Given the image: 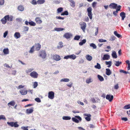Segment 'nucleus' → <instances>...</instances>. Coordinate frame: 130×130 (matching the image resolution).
Returning <instances> with one entry per match:
<instances>
[{
  "instance_id": "1",
  "label": "nucleus",
  "mask_w": 130,
  "mask_h": 130,
  "mask_svg": "<svg viewBox=\"0 0 130 130\" xmlns=\"http://www.w3.org/2000/svg\"><path fill=\"white\" fill-rule=\"evenodd\" d=\"M72 120L74 122L78 123L79 121H81L82 120V119L81 117L79 116H75V117H73L72 118Z\"/></svg>"
},
{
  "instance_id": "2",
  "label": "nucleus",
  "mask_w": 130,
  "mask_h": 130,
  "mask_svg": "<svg viewBox=\"0 0 130 130\" xmlns=\"http://www.w3.org/2000/svg\"><path fill=\"white\" fill-rule=\"evenodd\" d=\"M7 124L9 126L12 127H18L19 126L17 124V122H7Z\"/></svg>"
},
{
  "instance_id": "3",
  "label": "nucleus",
  "mask_w": 130,
  "mask_h": 130,
  "mask_svg": "<svg viewBox=\"0 0 130 130\" xmlns=\"http://www.w3.org/2000/svg\"><path fill=\"white\" fill-rule=\"evenodd\" d=\"M92 9L91 7H89L87 10L88 12V15L90 19H92Z\"/></svg>"
},
{
  "instance_id": "4",
  "label": "nucleus",
  "mask_w": 130,
  "mask_h": 130,
  "mask_svg": "<svg viewBox=\"0 0 130 130\" xmlns=\"http://www.w3.org/2000/svg\"><path fill=\"white\" fill-rule=\"evenodd\" d=\"M46 56L47 54L45 51L42 50L41 51L40 54L39 55L43 59H45L46 57Z\"/></svg>"
},
{
  "instance_id": "5",
  "label": "nucleus",
  "mask_w": 130,
  "mask_h": 130,
  "mask_svg": "<svg viewBox=\"0 0 130 130\" xmlns=\"http://www.w3.org/2000/svg\"><path fill=\"white\" fill-rule=\"evenodd\" d=\"M30 75L32 78H37L38 77V74L36 72L34 71L30 73Z\"/></svg>"
},
{
  "instance_id": "6",
  "label": "nucleus",
  "mask_w": 130,
  "mask_h": 130,
  "mask_svg": "<svg viewBox=\"0 0 130 130\" xmlns=\"http://www.w3.org/2000/svg\"><path fill=\"white\" fill-rule=\"evenodd\" d=\"M54 93L52 91H50L48 92V97L49 98L53 99H54Z\"/></svg>"
},
{
  "instance_id": "7",
  "label": "nucleus",
  "mask_w": 130,
  "mask_h": 130,
  "mask_svg": "<svg viewBox=\"0 0 130 130\" xmlns=\"http://www.w3.org/2000/svg\"><path fill=\"white\" fill-rule=\"evenodd\" d=\"M72 36V34L69 32H67L65 34L63 37L67 39H70Z\"/></svg>"
},
{
  "instance_id": "8",
  "label": "nucleus",
  "mask_w": 130,
  "mask_h": 130,
  "mask_svg": "<svg viewBox=\"0 0 130 130\" xmlns=\"http://www.w3.org/2000/svg\"><path fill=\"white\" fill-rule=\"evenodd\" d=\"M53 59L57 61H59L61 59L60 56L57 54L53 55Z\"/></svg>"
},
{
  "instance_id": "9",
  "label": "nucleus",
  "mask_w": 130,
  "mask_h": 130,
  "mask_svg": "<svg viewBox=\"0 0 130 130\" xmlns=\"http://www.w3.org/2000/svg\"><path fill=\"white\" fill-rule=\"evenodd\" d=\"M80 25L81 26V28L84 32H85L86 27V23L85 22H83L80 24Z\"/></svg>"
},
{
  "instance_id": "10",
  "label": "nucleus",
  "mask_w": 130,
  "mask_h": 130,
  "mask_svg": "<svg viewBox=\"0 0 130 130\" xmlns=\"http://www.w3.org/2000/svg\"><path fill=\"white\" fill-rule=\"evenodd\" d=\"M113 98V96L112 95L107 94L106 95V99L108 100L109 102H111Z\"/></svg>"
},
{
  "instance_id": "11",
  "label": "nucleus",
  "mask_w": 130,
  "mask_h": 130,
  "mask_svg": "<svg viewBox=\"0 0 130 130\" xmlns=\"http://www.w3.org/2000/svg\"><path fill=\"white\" fill-rule=\"evenodd\" d=\"M84 116H87L85 118V119L87 121H89L91 120V115L90 114H87L86 113L84 114Z\"/></svg>"
},
{
  "instance_id": "12",
  "label": "nucleus",
  "mask_w": 130,
  "mask_h": 130,
  "mask_svg": "<svg viewBox=\"0 0 130 130\" xmlns=\"http://www.w3.org/2000/svg\"><path fill=\"white\" fill-rule=\"evenodd\" d=\"M117 4L115 3H111L109 5V7L111 9H116L118 7Z\"/></svg>"
},
{
  "instance_id": "13",
  "label": "nucleus",
  "mask_w": 130,
  "mask_h": 130,
  "mask_svg": "<svg viewBox=\"0 0 130 130\" xmlns=\"http://www.w3.org/2000/svg\"><path fill=\"white\" fill-rule=\"evenodd\" d=\"M35 21L37 24H40L42 22V21L40 18L39 17L36 18L35 19Z\"/></svg>"
},
{
  "instance_id": "14",
  "label": "nucleus",
  "mask_w": 130,
  "mask_h": 130,
  "mask_svg": "<svg viewBox=\"0 0 130 130\" xmlns=\"http://www.w3.org/2000/svg\"><path fill=\"white\" fill-rule=\"evenodd\" d=\"M121 6L119 5L118 7V8L116 9L115 11H114L113 12V14L115 16L117 15V13L118 12V11H119L121 8Z\"/></svg>"
},
{
  "instance_id": "15",
  "label": "nucleus",
  "mask_w": 130,
  "mask_h": 130,
  "mask_svg": "<svg viewBox=\"0 0 130 130\" xmlns=\"http://www.w3.org/2000/svg\"><path fill=\"white\" fill-rule=\"evenodd\" d=\"M34 111V108L32 107L30 108L27 109L26 110V112L27 114H30L32 113Z\"/></svg>"
},
{
  "instance_id": "16",
  "label": "nucleus",
  "mask_w": 130,
  "mask_h": 130,
  "mask_svg": "<svg viewBox=\"0 0 130 130\" xmlns=\"http://www.w3.org/2000/svg\"><path fill=\"white\" fill-rule=\"evenodd\" d=\"M35 46L36 47L35 49L36 51H39L41 48V45L39 43L36 44Z\"/></svg>"
},
{
  "instance_id": "17",
  "label": "nucleus",
  "mask_w": 130,
  "mask_h": 130,
  "mask_svg": "<svg viewBox=\"0 0 130 130\" xmlns=\"http://www.w3.org/2000/svg\"><path fill=\"white\" fill-rule=\"evenodd\" d=\"M20 92L21 94L22 95H25L27 93V91L25 89H24L20 91Z\"/></svg>"
},
{
  "instance_id": "18",
  "label": "nucleus",
  "mask_w": 130,
  "mask_h": 130,
  "mask_svg": "<svg viewBox=\"0 0 130 130\" xmlns=\"http://www.w3.org/2000/svg\"><path fill=\"white\" fill-rule=\"evenodd\" d=\"M15 102L14 101H11L8 104V105L9 107H10L11 106H14L15 105Z\"/></svg>"
},
{
  "instance_id": "19",
  "label": "nucleus",
  "mask_w": 130,
  "mask_h": 130,
  "mask_svg": "<svg viewBox=\"0 0 130 130\" xmlns=\"http://www.w3.org/2000/svg\"><path fill=\"white\" fill-rule=\"evenodd\" d=\"M120 15L122 17V20H124L125 17V13L123 12H122L120 13Z\"/></svg>"
},
{
  "instance_id": "20",
  "label": "nucleus",
  "mask_w": 130,
  "mask_h": 130,
  "mask_svg": "<svg viewBox=\"0 0 130 130\" xmlns=\"http://www.w3.org/2000/svg\"><path fill=\"white\" fill-rule=\"evenodd\" d=\"M14 37L16 39H18L21 37V35L19 32H15L14 35Z\"/></svg>"
},
{
  "instance_id": "21",
  "label": "nucleus",
  "mask_w": 130,
  "mask_h": 130,
  "mask_svg": "<svg viewBox=\"0 0 130 130\" xmlns=\"http://www.w3.org/2000/svg\"><path fill=\"white\" fill-rule=\"evenodd\" d=\"M7 17V16L6 15L1 20V22L3 24H4L6 23L7 21L6 17Z\"/></svg>"
},
{
  "instance_id": "22",
  "label": "nucleus",
  "mask_w": 130,
  "mask_h": 130,
  "mask_svg": "<svg viewBox=\"0 0 130 130\" xmlns=\"http://www.w3.org/2000/svg\"><path fill=\"white\" fill-rule=\"evenodd\" d=\"M6 16H7L6 17L7 20L9 21H11L13 20V17L12 16H11L9 17V15H6Z\"/></svg>"
},
{
  "instance_id": "23",
  "label": "nucleus",
  "mask_w": 130,
  "mask_h": 130,
  "mask_svg": "<svg viewBox=\"0 0 130 130\" xmlns=\"http://www.w3.org/2000/svg\"><path fill=\"white\" fill-rule=\"evenodd\" d=\"M111 55L113 58H116L117 57V54L116 52L114 51H112Z\"/></svg>"
},
{
  "instance_id": "24",
  "label": "nucleus",
  "mask_w": 130,
  "mask_h": 130,
  "mask_svg": "<svg viewBox=\"0 0 130 130\" xmlns=\"http://www.w3.org/2000/svg\"><path fill=\"white\" fill-rule=\"evenodd\" d=\"M86 42V40L85 39H84L82 40L79 43V45L80 46H82L83 44H85Z\"/></svg>"
},
{
  "instance_id": "25",
  "label": "nucleus",
  "mask_w": 130,
  "mask_h": 130,
  "mask_svg": "<svg viewBox=\"0 0 130 130\" xmlns=\"http://www.w3.org/2000/svg\"><path fill=\"white\" fill-rule=\"evenodd\" d=\"M18 9L19 11H22L24 10V8L23 6L20 5L18 7Z\"/></svg>"
},
{
  "instance_id": "26",
  "label": "nucleus",
  "mask_w": 130,
  "mask_h": 130,
  "mask_svg": "<svg viewBox=\"0 0 130 130\" xmlns=\"http://www.w3.org/2000/svg\"><path fill=\"white\" fill-rule=\"evenodd\" d=\"M86 57L87 60L89 61H91L92 59V56L88 54L86 55Z\"/></svg>"
},
{
  "instance_id": "27",
  "label": "nucleus",
  "mask_w": 130,
  "mask_h": 130,
  "mask_svg": "<svg viewBox=\"0 0 130 130\" xmlns=\"http://www.w3.org/2000/svg\"><path fill=\"white\" fill-rule=\"evenodd\" d=\"M69 1L71 3L70 4L71 6L72 7H74L75 6V3L74 1L72 0H69Z\"/></svg>"
},
{
  "instance_id": "28",
  "label": "nucleus",
  "mask_w": 130,
  "mask_h": 130,
  "mask_svg": "<svg viewBox=\"0 0 130 130\" xmlns=\"http://www.w3.org/2000/svg\"><path fill=\"white\" fill-rule=\"evenodd\" d=\"M106 74L107 75H110L111 74V72L109 69H106Z\"/></svg>"
},
{
  "instance_id": "29",
  "label": "nucleus",
  "mask_w": 130,
  "mask_h": 130,
  "mask_svg": "<svg viewBox=\"0 0 130 130\" xmlns=\"http://www.w3.org/2000/svg\"><path fill=\"white\" fill-rule=\"evenodd\" d=\"M9 50L8 48H4L3 50L4 53L5 54H7L9 53Z\"/></svg>"
},
{
  "instance_id": "30",
  "label": "nucleus",
  "mask_w": 130,
  "mask_h": 130,
  "mask_svg": "<svg viewBox=\"0 0 130 130\" xmlns=\"http://www.w3.org/2000/svg\"><path fill=\"white\" fill-rule=\"evenodd\" d=\"M62 119L64 120H70L71 119V117L69 116H64L62 117Z\"/></svg>"
},
{
  "instance_id": "31",
  "label": "nucleus",
  "mask_w": 130,
  "mask_h": 130,
  "mask_svg": "<svg viewBox=\"0 0 130 130\" xmlns=\"http://www.w3.org/2000/svg\"><path fill=\"white\" fill-rule=\"evenodd\" d=\"M106 64L107 65H108L107 66V67L108 68L110 67L112 65V62L111 61H106Z\"/></svg>"
},
{
  "instance_id": "32",
  "label": "nucleus",
  "mask_w": 130,
  "mask_h": 130,
  "mask_svg": "<svg viewBox=\"0 0 130 130\" xmlns=\"http://www.w3.org/2000/svg\"><path fill=\"white\" fill-rule=\"evenodd\" d=\"M45 2V0H38L37 1L38 4H41L44 3Z\"/></svg>"
},
{
  "instance_id": "33",
  "label": "nucleus",
  "mask_w": 130,
  "mask_h": 130,
  "mask_svg": "<svg viewBox=\"0 0 130 130\" xmlns=\"http://www.w3.org/2000/svg\"><path fill=\"white\" fill-rule=\"evenodd\" d=\"M70 80L68 78H63L61 79L60 81L61 82H69Z\"/></svg>"
},
{
  "instance_id": "34",
  "label": "nucleus",
  "mask_w": 130,
  "mask_h": 130,
  "mask_svg": "<svg viewBox=\"0 0 130 130\" xmlns=\"http://www.w3.org/2000/svg\"><path fill=\"white\" fill-rule=\"evenodd\" d=\"M98 77L100 81H102L104 80V79L103 77L102 76L99 75H98Z\"/></svg>"
},
{
  "instance_id": "35",
  "label": "nucleus",
  "mask_w": 130,
  "mask_h": 130,
  "mask_svg": "<svg viewBox=\"0 0 130 130\" xmlns=\"http://www.w3.org/2000/svg\"><path fill=\"white\" fill-rule=\"evenodd\" d=\"M114 34L118 38H119L120 37H121V36L120 35V34H119L118 33L117 31H115L114 32Z\"/></svg>"
},
{
  "instance_id": "36",
  "label": "nucleus",
  "mask_w": 130,
  "mask_h": 130,
  "mask_svg": "<svg viewBox=\"0 0 130 130\" xmlns=\"http://www.w3.org/2000/svg\"><path fill=\"white\" fill-rule=\"evenodd\" d=\"M94 67L95 68L98 69H100L101 68L100 65L98 63H97V65L94 66Z\"/></svg>"
},
{
  "instance_id": "37",
  "label": "nucleus",
  "mask_w": 130,
  "mask_h": 130,
  "mask_svg": "<svg viewBox=\"0 0 130 130\" xmlns=\"http://www.w3.org/2000/svg\"><path fill=\"white\" fill-rule=\"evenodd\" d=\"M29 24L31 26H34L36 25V23L32 21L29 22Z\"/></svg>"
},
{
  "instance_id": "38",
  "label": "nucleus",
  "mask_w": 130,
  "mask_h": 130,
  "mask_svg": "<svg viewBox=\"0 0 130 130\" xmlns=\"http://www.w3.org/2000/svg\"><path fill=\"white\" fill-rule=\"evenodd\" d=\"M116 63H115V65L116 66H119L122 63L121 62H119V61H115Z\"/></svg>"
},
{
  "instance_id": "39",
  "label": "nucleus",
  "mask_w": 130,
  "mask_h": 130,
  "mask_svg": "<svg viewBox=\"0 0 130 130\" xmlns=\"http://www.w3.org/2000/svg\"><path fill=\"white\" fill-rule=\"evenodd\" d=\"M63 10V8L62 7H60L57 9V13H59L62 12Z\"/></svg>"
},
{
  "instance_id": "40",
  "label": "nucleus",
  "mask_w": 130,
  "mask_h": 130,
  "mask_svg": "<svg viewBox=\"0 0 130 130\" xmlns=\"http://www.w3.org/2000/svg\"><path fill=\"white\" fill-rule=\"evenodd\" d=\"M80 38V36L79 35L76 36L74 38V39L75 40H78Z\"/></svg>"
},
{
  "instance_id": "41",
  "label": "nucleus",
  "mask_w": 130,
  "mask_h": 130,
  "mask_svg": "<svg viewBox=\"0 0 130 130\" xmlns=\"http://www.w3.org/2000/svg\"><path fill=\"white\" fill-rule=\"evenodd\" d=\"M68 15V12L67 11H65L61 14V15Z\"/></svg>"
},
{
  "instance_id": "42",
  "label": "nucleus",
  "mask_w": 130,
  "mask_h": 130,
  "mask_svg": "<svg viewBox=\"0 0 130 130\" xmlns=\"http://www.w3.org/2000/svg\"><path fill=\"white\" fill-rule=\"evenodd\" d=\"M31 3L33 5H36L38 4L37 1V2L36 0H32Z\"/></svg>"
},
{
  "instance_id": "43",
  "label": "nucleus",
  "mask_w": 130,
  "mask_h": 130,
  "mask_svg": "<svg viewBox=\"0 0 130 130\" xmlns=\"http://www.w3.org/2000/svg\"><path fill=\"white\" fill-rule=\"evenodd\" d=\"M64 29L61 28H56L55 29V30L57 31H62Z\"/></svg>"
},
{
  "instance_id": "44",
  "label": "nucleus",
  "mask_w": 130,
  "mask_h": 130,
  "mask_svg": "<svg viewBox=\"0 0 130 130\" xmlns=\"http://www.w3.org/2000/svg\"><path fill=\"white\" fill-rule=\"evenodd\" d=\"M90 46L92 47L93 49H95L96 48V46L93 43H92L90 44Z\"/></svg>"
},
{
  "instance_id": "45",
  "label": "nucleus",
  "mask_w": 130,
  "mask_h": 130,
  "mask_svg": "<svg viewBox=\"0 0 130 130\" xmlns=\"http://www.w3.org/2000/svg\"><path fill=\"white\" fill-rule=\"evenodd\" d=\"M130 108V104L126 105L123 107V109H128Z\"/></svg>"
},
{
  "instance_id": "46",
  "label": "nucleus",
  "mask_w": 130,
  "mask_h": 130,
  "mask_svg": "<svg viewBox=\"0 0 130 130\" xmlns=\"http://www.w3.org/2000/svg\"><path fill=\"white\" fill-rule=\"evenodd\" d=\"M34 46H33L31 48H30V50L29 51V53H33V52L34 51Z\"/></svg>"
},
{
  "instance_id": "47",
  "label": "nucleus",
  "mask_w": 130,
  "mask_h": 130,
  "mask_svg": "<svg viewBox=\"0 0 130 130\" xmlns=\"http://www.w3.org/2000/svg\"><path fill=\"white\" fill-rule=\"evenodd\" d=\"M2 119L5 120H6V118L4 115H2L0 116V120Z\"/></svg>"
},
{
  "instance_id": "48",
  "label": "nucleus",
  "mask_w": 130,
  "mask_h": 130,
  "mask_svg": "<svg viewBox=\"0 0 130 130\" xmlns=\"http://www.w3.org/2000/svg\"><path fill=\"white\" fill-rule=\"evenodd\" d=\"M76 58V56L74 54L70 55V59L73 60L75 59Z\"/></svg>"
},
{
  "instance_id": "49",
  "label": "nucleus",
  "mask_w": 130,
  "mask_h": 130,
  "mask_svg": "<svg viewBox=\"0 0 130 130\" xmlns=\"http://www.w3.org/2000/svg\"><path fill=\"white\" fill-rule=\"evenodd\" d=\"M92 82L91 78L87 79L86 80V82L87 84H89Z\"/></svg>"
},
{
  "instance_id": "50",
  "label": "nucleus",
  "mask_w": 130,
  "mask_h": 130,
  "mask_svg": "<svg viewBox=\"0 0 130 130\" xmlns=\"http://www.w3.org/2000/svg\"><path fill=\"white\" fill-rule=\"evenodd\" d=\"M33 69H28L26 71V72L27 73H29L30 72L32 71H33Z\"/></svg>"
},
{
  "instance_id": "51",
  "label": "nucleus",
  "mask_w": 130,
  "mask_h": 130,
  "mask_svg": "<svg viewBox=\"0 0 130 130\" xmlns=\"http://www.w3.org/2000/svg\"><path fill=\"white\" fill-rule=\"evenodd\" d=\"M62 43V42H60L59 43V44L60 45V46H57V48H61L63 46Z\"/></svg>"
},
{
  "instance_id": "52",
  "label": "nucleus",
  "mask_w": 130,
  "mask_h": 130,
  "mask_svg": "<svg viewBox=\"0 0 130 130\" xmlns=\"http://www.w3.org/2000/svg\"><path fill=\"white\" fill-rule=\"evenodd\" d=\"M35 100L38 103H40L41 102L40 99L39 98H36Z\"/></svg>"
},
{
  "instance_id": "53",
  "label": "nucleus",
  "mask_w": 130,
  "mask_h": 130,
  "mask_svg": "<svg viewBox=\"0 0 130 130\" xmlns=\"http://www.w3.org/2000/svg\"><path fill=\"white\" fill-rule=\"evenodd\" d=\"M116 38L114 36H111L110 39V40L111 41H113Z\"/></svg>"
},
{
  "instance_id": "54",
  "label": "nucleus",
  "mask_w": 130,
  "mask_h": 130,
  "mask_svg": "<svg viewBox=\"0 0 130 130\" xmlns=\"http://www.w3.org/2000/svg\"><path fill=\"white\" fill-rule=\"evenodd\" d=\"M34 88H35L38 86V83L36 82H35L33 84Z\"/></svg>"
},
{
  "instance_id": "55",
  "label": "nucleus",
  "mask_w": 130,
  "mask_h": 130,
  "mask_svg": "<svg viewBox=\"0 0 130 130\" xmlns=\"http://www.w3.org/2000/svg\"><path fill=\"white\" fill-rule=\"evenodd\" d=\"M23 29L24 31H28L29 29V28L27 27L24 26Z\"/></svg>"
},
{
  "instance_id": "56",
  "label": "nucleus",
  "mask_w": 130,
  "mask_h": 130,
  "mask_svg": "<svg viewBox=\"0 0 130 130\" xmlns=\"http://www.w3.org/2000/svg\"><path fill=\"white\" fill-rule=\"evenodd\" d=\"M4 0H0V5H2L4 4Z\"/></svg>"
},
{
  "instance_id": "57",
  "label": "nucleus",
  "mask_w": 130,
  "mask_h": 130,
  "mask_svg": "<svg viewBox=\"0 0 130 130\" xmlns=\"http://www.w3.org/2000/svg\"><path fill=\"white\" fill-rule=\"evenodd\" d=\"M56 18L57 19H61V20H64V18L62 17H60V16H59V17L56 16Z\"/></svg>"
},
{
  "instance_id": "58",
  "label": "nucleus",
  "mask_w": 130,
  "mask_h": 130,
  "mask_svg": "<svg viewBox=\"0 0 130 130\" xmlns=\"http://www.w3.org/2000/svg\"><path fill=\"white\" fill-rule=\"evenodd\" d=\"M69 58L70 59V55H67L66 56L64 57V59H68Z\"/></svg>"
},
{
  "instance_id": "59",
  "label": "nucleus",
  "mask_w": 130,
  "mask_h": 130,
  "mask_svg": "<svg viewBox=\"0 0 130 130\" xmlns=\"http://www.w3.org/2000/svg\"><path fill=\"white\" fill-rule=\"evenodd\" d=\"M8 31H6L4 34L3 37L4 38H5L8 34Z\"/></svg>"
},
{
  "instance_id": "60",
  "label": "nucleus",
  "mask_w": 130,
  "mask_h": 130,
  "mask_svg": "<svg viewBox=\"0 0 130 130\" xmlns=\"http://www.w3.org/2000/svg\"><path fill=\"white\" fill-rule=\"evenodd\" d=\"M21 128L24 130H28V127H25L24 126H22L21 127Z\"/></svg>"
},
{
  "instance_id": "61",
  "label": "nucleus",
  "mask_w": 130,
  "mask_h": 130,
  "mask_svg": "<svg viewBox=\"0 0 130 130\" xmlns=\"http://www.w3.org/2000/svg\"><path fill=\"white\" fill-rule=\"evenodd\" d=\"M99 41L100 42H106V40L103 39H100L99 40Z\"/></svg>"
},
{
  "instance_id": "62",
  "label": "nucleus",
  "mask_w": 130,
  "mask_h": 130,
  "mask_svg": "<svg viewBox=\"0 0 130 130\" xmlns=\"http://www.w3.org/2000/svg\"><path fill=\"white\" fill-rule=\"evenodd\" d=\"M122 120H123L125 121H126L128 119L126 117H123L121 118Z\"/></svg>"
},
{
  "instance_id": "63",
  "label": "nucleus",
  "mask_w": 130,
  "mask_h": 130,
  "mask_svg": "<svg viewBox=\"0 0 130 130\" xmlns=\"http://www.w3.org/2000/svg\"><path fill=\"white\" fill-rule=\"evenodd\" d=\"M96 2H94L92 3V6L93 8H94L95 7L96 5Z\"/></svg>"
},
{
  "instance_id": "64",
  "label": "nucleus",
  "mask_w": 130,
  "mask_h": 130,
  "mask_svg": "<svg viewBox=\"0 0 130 130\" xmlns=\"http://www.w3.org/2000/svg\"><path fill=\"white\" fill-rule=\"evenodd\" d=\"M4 66L5 67H6L7 68H11V67H10V66L8 64H7V63H5L4 65Z\"/></svg>"
}]
</instances>
